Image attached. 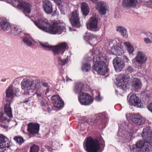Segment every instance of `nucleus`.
<instances>
[{
  "label": "nucleus",
  "mask_w": 152,
  "mask_h": 152,
  "mask_svg": "<svg viewBox=\"0 0 152 152\" xmlns=\"http://www.w3.org/2000/svg\"><path fill=\"white\" fill-rule=\"evenodd\" d=\"M66 81L67 82H69V81H72V80L69 78L68 77L66 76Z\"/></svg>",
  "instance_id": "nucleus-49"
},
{
  "label": "nucleus",
  "mask_w": 152,
  "mask_h": 152,
  "mask_svg": "<svg viewBox=\"0 0 152 152\" xmlns=\"http://www.w3.org/2000/svg\"><path fill=\"white\" fill-rule=\"evenodd\" d=\"M91 68V66L88 63H84L82 64V69L84 72H88L90 70Z\"/></svg>",
  "instance_id": "nucleus-30"
},
{
  "label": "nucleus",
  "mask_w": 152,
  "mask_h": 152,
  "mask_svg": "<svg viewBox=\"0 0 152 152\" xmlns=\"http://www.w3.org/2000/svg\"><path fill=\"white\" fill-rule=\"evenodd\" d=\"M47 110H48V112H50L51 111V110L50 109V107H48Z\"/></svg>",
  "instance_id": "nucleus-52"
},
{
  "label": "nucleus",
  "mask_w": 152,
  "mask_h": 152,
  "mask_svg": "<svg viewBox=\"0 0 152 152\" xmlns=\"http://www.w3.org/2000/svg\"><path fill=\"white\" fill-rule=\"evenodd\" d=\"M39 129V125L37 123H30L27 125V131L31 134H38Z\"/></svg>",
  "instance_id": "nucleus-13"
},
{
  "label": "nucleus",
  "mask_w": 152,
  "mask_h": 152,
  "mask_svg": "<svg viewBox=\"0 0 152 152\" xmlns=\"http://www.w3.org/2000/svg\"><path fill=\"white\" fill-rule=\"evenodd\" d=\"M42 85L43 86L46 87L47 88V90H48L49 89V86L48 83L45 82H43L42 83Z\"/></svg>",
  "instance_id": "nucleus-46"
},
{
  "label": "nucleus",
  "mask_w": 152,
  "mask_h": 152,
  "mask_svg": "<svg viewBox=\"0 0 152 152\" xmlns=\"http://www.w3.org/2000/svg\"><path fill=\"white\" fill-rule=\"evenodd\" d=\"M135 59L137 63L141 64L145 63L147 59L145 53L140 51H137Z\"/></svg>",
  "instance_id": "nucleus-17"
},
{
  "label": "nucleus",
  "mask_w": 152,
  "mask_h": 152,
  "mask_svg": "<svg viewBox=\"0 0 152 152\" xmlns=\"http://www.w3.org/2000/svg\"><path fill=\"white\" fill-rule=\"evenodd\" d=\"M19 91V90L18 89H17V90L15 91V92H18Z\"/></svg>",
  "instance_id": "nucleus-55"
},
{
  "label": "nucleus",
  "mask_w": 152,
  "mask_h": 152,
  "mask_svg": "<svg viewBox=\"0 0 152 152\" xmlns=\"http://www.w3.org/2000/svg\"><path fill=\"white\" fill-rule=\"evenodd\" d=\"M11 25L10 23L7 22L6 18L1 17L0 18V26L4 31H7L10 30Z\"/></svg>",
  "instance_id": "nucleus-21"
},
{
  "label": "nucleus",
  "mask_w": 152,
  "mask_h": 152,
  "mask_svg": "<svg viewBox=\"0 0 152 152\" xmlns=\"http://www.w3.org/2000/svg\"><path fill=\"white\" fill-rule=\"evenodd\" d=\"M142 136L143 140L137 141L134 145L141 150V148L145 149V151H150L149 147L150 143L152 142V131L148 127H146L143 129Z\"/></svg>",
  "instance_id": "nucleus-5"
},
{
  "label": "nucleus",
  "mask_w": 152,
  "mask_h": 152,
  "mask_svg": "<svg viewBox=\"0 0 152 152\" xmlns=\"http://www.w3.org/2000/svg\"><path fill=\"white\" fill-rule=\"evenodd\" d=\"M90 41L91 40H92V38H91V39H88Z\"/></svg>",
  "instance_id": "nucleus-59"
},
{
  "label": "nucleus",
  "mask_w": 152,
  "mask_h": 152,
  "mask_svg": "<svg viewBox=\"0 0 152 152\" xmlns=\"http://www.w3.org/2000/svg\"><path fill=\"white\" fill-rule=\"evenodd\" d=\"M141 103L140 100L139 99V97L136 96L135 94H133L130 96L129 101V104L130 105L139 107L141 106Z\"/></svg>",
  "instance_id": "nucleus-20"
},
{
  "label": "nucleus",
  "mask_w": 152,
  "mask_h": 152,
  "mask_svg": "<svg viewBox=\"0 0 152 152\" xmlns=\"http://www.w3.org/2000/svg\"><path fill=\"white\" fill-rule=\"evenodd\" d=\"M131 119L133 122L138 125H142L145 121V118L138 113L133 114L131 118Z\"/></svg>",
  "instance_id": "nucleus-16"
},
{
  "label": "nucleus",
  "mask_w": 152,
  "mask_h": 152,
  "mask_svg": "<svg viewBox=\"0 0 152 152\" xmlns=\"http://www.w3.org/2000/svg\"><path fill=\"white\" fill-rule=\"evenodd\" d=\"M6 1L11 4L13 7L18 9H23V12L26 14L31 12V3L28 0H5Z\"/></svg>",
  "instance_id": "nucleus-8"
},
{
  "label": "nucleus",
  "mask_w": 152,
  "mask_h": 152,
  "mask_svg": "<svg viewBox=\"0 0 152 152\" xmlns=\"http://www.w3.org/2000/svg\"><path fill=\"white\" fill-rule=\"evenodd\" d=\"M137 0H123L122 4L125 8H130L136 7Z\"/></svg>",
  "instance_id": "nucleus-23"
},
{
  "label": "nucleus",
  "mask_w": 152,
  "mask_h": 152,
  "mask_svg": "<svg viewBox=\"0 0 152 152\" xmlns=\"http://www.w3.org/2000/svg\"><path fill=\"white\" fill-rule=\"evenodd\" d=\"M81 9L83 15H87L89 12L90 9L88 5L85 2L82 3L81 5Z\"/></svg>",
  "instance_id": "nucleus-26"
},
{
  "label": "nucleus",
  "mask_w": 152,
  "mask_h": 152,
  "mask_svg": "<svg viewBox=\"0 0 152 152\" xmlns=\"http://www.w3.org/2000/svg\"><path fill=\"white\" fill-rule=\"evenodd\" d=\"M132 86L134 90H137L141 88L142 83L138 79L135 78L132 81Z\"/></svg>",
  "instance_id": "nucleus-25"
},
{
  "label": "nucleus",
  "mask_w": 152,
  "mask_h": 152,
  "mask_svg": "<svg viewBox=\"0 0 152 152\" xmlns=\"http://www.w3.org/2000/svg\"><path fill=\"white\" fill-rule=\"evenodd\" d=\"M146 35L147 37L148 38L149 37L152 38V33H151L149 31H148L146 32H143L142 33Z\"/></svg>",
  "instance_id": "nucleus-44"
},
{
  "label": "nucleus",
  "mask_w": 152,
  "mask_h": 152,
  "mask_svg": "<svg viewBox=\"0 0 152 152\" xmlns=\"http://www.w3.org/2000/svg\"><path fill=\"white\" fill-rule=\"evenodd\" d=\"M10 30L11 34L12 35H17L20 34V35L22 36L21 38H31L29 34L22 32L21 29L18 25L14 24L12 25Z\"/></svg>",
  "instance_id": "nucleus-11"
},
{
  "label": "nucleus",
  "mask_w": 152,
  "mask_h": 152,
  "mask_svg": "<svg viewBox=\"0 0 152 152\" xmlns=\"http://www.w3.org/2000/svg\"><path fill=\"white\" fill-rule=\"evenodd\" d=\"M151 39V42L152 43V39Z\"/></svg>",
  "instance_id": "nucleus-61"
},
{
  "label": "nucleus",
  "mask_w": 152,
  "mask_h": 152,
  "mask_svg": "<svg viewBox=\"0 0 152 152\" xmlns=\"http://www.w3.org/2000/svg\"><path fill=\"white\" fill-rule=\"evenodd\" d=\"M65 0H54L57 5H60L64 3H66L65 2Z\"/></svg>",
  "instance_id": "nucleus-43"
},
{
  "label": "nucleus",
  "mask_w": 152,
  "mask_h": 152,
  "mask_svg": "<svg viewBox=\"0 0 152 152\" xmlns=\"http://www.w3.org/2000/svg\"><path fill=\"white\" fill-rule=\"evenodd\" d=\"M113 64L115 70L117 72L122 70L125 66L123 60L120 58H116L113 60Z\"/></svg>",
  "instance_id": "nucleus-14"
},
{
  "label": "nucleus",
  "mask_w": 152,
  "mask_h": 152,
  "mask_svg": "<svg viewBox=\"0 0 152 152\" xmlns=\"http://www.w3.org/2000/svg\"><path fill=\"white\" fill-rule=\"evenodd\" d=\"M69 29H70V31H72V30H71L72 29V28H71V27H69Z\"/></svg>",
  "instance_id": "nucleus-58"
},
{
  "label": "nucleus",
  "mask_w": 152,
  "mask_h": 152,
  "mask_svg": "<svg viewBox=\"0 0 152 152\" xmlns=\"http://www.w3.org/2000/svg\"><path fill=\"white\" fill-rule=\"evenodd\" d=\"M69 20L73 27L78 28L80 27L81 24L78 10H75L72 12Z\"/></svg>",
  "instance_id": "nucleus-9"
},
{
  "label": "nucleus",
  "mask_w": 152,
  "mask_h": 152,
  "mask_svg": "<svg viewBox=\"0 0 152 152\" xmlns=\"http://www.w3.org/2000/svg\"><path fill=\"white\" fill-rule=\"evenodd\" d=\"M124 45L127 47V50L129 53H132L134 51V48L129 42H125Z\"/></svg>",
  "instance_id": "nucleus-33"
},
{
  "label": "nucleus",
  "mask_w": 152,
  "mask_h": 152,
  "mask_svg": "<svg viewBox=\"0 0 152 152\" xmlns=\"http://www.w3.org/2000/svg\"><path fill=\"white\" fill-rule=\"evenodd\" d=\"M84 38H96V37L95 35L94 36L91 33L86 32Z\"/></svg>",
  "instance_id": "nucleus-41"
},
{
  "label": "nucleus",
  "mask_w": 152,
  "mask_h": 152,
  "mask_svg": "<svg viewBox=\"0 0 152 152\" xmlns=\"http://www.w3.org/2000/svg\"><path fill=\"white\" fill-rule=\"evenodd\" d=\"M52 102L54 106L58 108H62L64 105L63 101L61 99L58 95H55L51 97Z\"/></svg>",
  "instance_id": "nucleus-12"
},
{
  "label": "nucleus",
  "mask_w": 152,
  "mask_h": 152,
  "mask_svg": "<svg viewBox=\"0 0 152 152\" xmlns=\"http://www.w3.org/2000/svg\"><path fill=\"white\" fill-rule=\"evenodd\" d=\"M74 31H75L76 30V29H73Z\"/></svg>",
  "instance_id": "nucleus-60"
},
{
  "label": "nucleus",
  "mask_w": 152,
  "mask_h": 152,
  "mask_svg": "<svg viewBox=\"0 0 152 152\" xmlns=\"http://www.w3.org/2000/svg\"><path fill=\"white\" fill-rule=\"evenodd\" d=\"M96 100L97 101H99L101 100V98L100 97V94L99 93L95 98Z\"/></svg>",
  "instance_id": "nucleus-47"
},
{
  "label": "nucleus",
  "mask_w": 152,
  "mask_h": 152,
  "mask_svg": "<svg viewBox=\"0 0 152 152\" xmlns=\"http://www.w3.org/2000/svg\"><path fill=\"white\" fill-rule=\"evenodd\" d=\"M42 6L44 11L47 14H50L53 12V4L49 0L43 1Z\"/></svg>",
  "instance_id": "nucleus-18"
},
{
  "label": "nucleus",
  "mask_w": 152,
  "mask_h": 152,
  "mask_svg": "<svg viewBox=\"0 0 152 152\" xmlns=\"http://www.w3.org/2000/svg\"><path fill=\"white\" fill-rule=\"evenodd\" d=\"M118 139L119 142L123 143L129 142L131 140V136L129 134H127L126 136V135H123L122 136H119Z\"/></svg>",
  "instance_id": "nucleus-27"
},
{
  "label": "nucleus",
  "mask_w": 152,
  "mask_h": 152,
  "mask_svg": "<svg viewBox=\"0 0 152 152\" xmlns=\"http://www.w3.org/2000/svg\"><path fill=\"white\" fill-rule=\"evenodd\" d=\"M2 0H0V1H2Z\"/></svg>",
  "instance_id": "nucleus-63"
},
{
  "label": "nucleus",
  "mask_w": 152,
  "mask_h": 152,
  "mask_svg": "<svg viewBox=\"0 0 152 152\" xmlns=\"http://www.w3.org/2000/svg\"><path fill=\"white\" fill-rule=\"evenodd\" d=\"M98 23V20L96 18L94 17H91L89 19V22L86 24L87 28L90 30L96 29Z\"/></svg>",
  "instance_id": "nucleus-22"
},
{
  "label": "nucleus",
  "mask_w": 152,
  "mask_h": 152,
  "mask_svg": "<svg viewBox=\"0 0 152 152\" xmlns=\"http://www.w3.org/2000/svg\"><path fill=\"white\" fill-rule=\"evenodd\" d=\"M83 89L82 85L81 84H76L74 87V91L76 94H81Z\"/></svg>",
  "instance_id": "nucleus-32"
},
{
  "label": "nucleus",
  "mask_w": 152,
  "mask_h": 152,
  "mask_svg": "<svg viewBox=\"0 0 152 152\" xmlns=\"http://www.w3.org/2000/svg\"><path fill=\"white\" fill-rule=\"evenodd\" d=\"M33 22L39 29L51 34H61L66 31L65 26L57 21H55L51 25L45 18H39Z\"/></svg>",
  "instance_id": "nucleus-1"
},
{
  "label": "nucleus",
  "mask_w": 152,
  "mask_h": 152,
  "mask_svg": "<svg viewBox=\"0 0 152 152\" xmlns=\"http://www.w3.org/2000/svg\"><path fill=\"white\" fill-rule=\"evenodd\" d=\"M93 69L99 74L104 75L108 71L106 64V57L104 55L99 54L93 57Z\"/></svg>",
  "instance_id": "nucleus-4"
},
{
  "label": "nucleus",
  "mask_w": 152,
  "mask_h": 152,
  "mask_svg": "<svg viewBox=\"0 0 152 152\" xmlns=\"http://www.w3.org/2000/svg\"><path fill=\"white\" fill-rule=\"evenodd\" d=\"M90 59H91V58H90L89 57L87 58V60H89Z\"/></svg>",
  "instance_id": "nucleus-57"
},
{
  "label": "nucleus",
  "mask_w": 152,
  "mask_h": 152,
  "mask_svg": "<svg viewBox=\"0 0 152 152\" xmlns=\"http://www.w3.org/2000/svg\"><path fill=\"white\" fill-rule=\"evenodd\" d=\"M6 79L5 78L2 79H1V82H5L6 81Z\"/></svg>",
  "instance_id": "nucleus-51"
},
{
  "label": "nucleus",
  "mask_w": 152,
  "mask_h": 152,
  "mask_svg": "<svg viewBox=\"0 0 152 152\" xmlns=\"http://www.w3.org/2000/svg\"><path fill=\"white\" fill-rule=\"evenodd\" d=\"M39 150L38 146L34 145L30 147V152H38Z\"/></svg>",
  "instance_id": "nucleus-40"
},
{
  "label": "nucleus",
  "mask_w": 152,
  "mask_h": 152,
  "mask_svg": "<svg viewBox=\"0 0 152 152\" xmlns=\"http://www.w3.org/2000/svg\"><path fill=\"white\" fill-rule=\"evenodd\" d=\"M125 58L126 59V61L127 62H128V61H129V59H128V58L127 57H126Z\"/></svg>",
  "instance_id": "nucleus-53"
},
{
  "label": "nucleus",
  "mask_w": 152,
  "mask_h": 152,
  "mask_svg": "<svg viewBox=\"0 0 152 152\" xmlns=\"http://www.w3.org/2000/svg\"><path fill=\"white\" fill-rule=\"evenodd\" d=\"M128 81L127 79L125 78V77H121L116 84L117 87L123 91H126L128 88Z\"/></svg>",
  "instance_id": "nucleus-19"
},
{
  "label": "nucleus",
  "mask_w": 152,
  "mask_h": 152,
  "mask_svg": "<svg viewBox=\"0 0 152 152\" xmlns=\"http://www.w3.org/2000/svg\"><path fill=\"white\" fill-rule=\"evenodd\" d=\"M84 144L85 150L87 152H101L105 147L104 141L102 137H100L99 140H93L91 137H88L86 140Z\"/></svg>",
  "instance_id": "nucleus-3"
},
{
  "label": "nucleus",
  "mask_w": 152,
  "mask_h": 152,
  "mask_svg": "<svg viewBox=\"0 0 152 152\" xmlns=\"http://www.w3.org/2000/svg\"><path fill=\"white\" fill-rule=\"evenodd\" d=\"M28 100H25V101H24V102H24V103H26V102H28Z\"/></svg>",
  "instance_id": "nucleus-54"
},
{
  "label": "nucleus",
  "mask_w": 152,
  "mask_h": 152,
  "mask_svg": "<svg viewBox=\"0 0 152 152\" xmlns=\"http://www.w3.org/2000/svg\"><path fill=\"white\" fill-rule=\"evenodd\" d=\"M57 10L56 9V10H54L53 15L54 16V15H56L57 14Z\"/></svg>",
  "instance_id": "nucleus-50"
},
{
  "label": "nucleus",
  "mask_w": 152,
  "mask_h": 152,
  "mask_svg": "<svg viewBox=\"0 0 152 152\" xmlns=\"http://www.w3.org/2000/svg\"><path fill=\"white\" fill-rule=\"evenodd\" d=\"M148 109L152 113V102L147 106Z\"/></svg>",
  "instance_id": "nucleus-45"
},
{
  "label": "nucleus",
  "mask_w": 152,
  "mask_h": 152,
  "mask_svg": "<svg viewBox=\"0 0 152 152\" xmlns=\"http://www.w3.org/2000/svg\"><path fill=\"white\" fill-rule=\"evenodd\" d=\"M60 10L61 14L65 15V11L68 7V4L67 3H64L60 5H57Z\"/></svg>",
  "instance_id": "nucleus-29"
},
{
  "label": "nucleus",
  "mask_w": 152,
  "mask_h": 152,
  "mask_svg": "<svg viewBox=\"0 0 152 152\" xmlns=\"http://www.w3.org/2000/svg\"><path fill=\"white\" fill-rule=\"evenodd\" d=\"M78 100L81 105H88L91 104L93 102L92 97L87 93L82 92L78 96Z\"/></svg>",
  "instance_id": "nucleus-10"
},
{
  "label": "nucleus",
  "mask_w": 152,
  "mask_h": 152,
  "mask_svg": "<svg viewBox=\"0 0 152 152\" xmlns=\"http://www.w3.org/2000/svg\"><path fill=\"white\" fill-rule=\"evenodd\" d=\"M31 39H23L22 41L24 44L28 47H31L32 45L33 44Z\"/></svg>",
  "instance_id": "nucleus-35"
},
{
  "label": "nucleus",
  "mask_w": 152,
  "mask_h": 152,
  "mask_svg": "<svg viewBox=\"0 0 152 152\" xmlns=\"http://www.w3.org/2000/svg\"><path fill=\"white\" fill-rule=\"evenodd\" d=\"M6 97L8 98L12 99L16 94L14 93L13 90V86L11 85L6 89L5 91Z\"/></svg>",
  "instance_id": "nucleus-24"
},
{
  "label": "nucleus",
  "mask_w": 152,
  "mask_h": 152,
  "mask_svg": "<svg viewBox=\"0 0 152 152\" xmlns=\"http://www.w3.org/2000/svg\"><path fill=\"white\" fill-rule=\"evenodd\" d=\"M151 3L152 4V0H149Z\"/></svg>",
  "instance_id": "nucleus-56"
},
{
  "label": "nucleus",
  "mask_w": 152,
  "mask_h": 152,
  "mask_svg": "<svg viewBox=\"0 0 152 152\" xmlns=\"http://www.w3.org/2000/svg\"><path fill=\"white\" fill-rule=\"evenodd\" d=\"M96 116L97 119H98V118H101L102 119L104 120V121H106L107 120V114L104 113H99L96 115Z\"/></svg>",
  "instance_id": "nucleus-34"
},
{
  "label": "nucleus",
  "mask_w": 152,
  "mask_h": 152,
  "mask_svg": "<svg viewBox=\"0 0 152 152\" xmlns=\"http://www.w3.org/2000/svg\"><path fill=\"white\" fill-rule=\"evenodd\" d=\"M131 152H142V150L138 148L136 145H133L130 147Z\"/></svg>",
  "instance_id": "nucleus-38"
},
{
  "label": "nucleus",
  "mask_w": 152,
  "mask_h": 152,
  "mask_svg": "<svg viewBox=\"0 0 152 152\" xmlns=\"http://www.w3.org/2000/svg\"><path fill=\"white\" fill-rule=\"evenodd\" d=\"M113 47H112L111 49L112 51L114 54H117L118 55H120L121 54V53L120 49L121 48L118 46H114Z\"/></svg>",
  "instance_id": "nucleus-31"
},
{
  "label": "nucleus",
  "mask_w": 152,
  "mask_h": 152,
  "mask_svg": "<svg viewBox=\"0 0 152 152\" xmlns=\"http://www.w3.org/2000/svg\"><path fill=\"white\" fill-rule=\"evenodd\" d=\"M43 96L41 97L40 98H38L39 99H41L42 98V99L41 101L40 102V104L41 105L42 107H46L47 104V101L45 99V96L44 94L43 91Z\"/></svg>",
  "instance_id": "nucleus-37"
},
{
  "label": "nucleus",
  "mask_w": 152,
  "mask_h": 152,
  "mask_svg": "<svg viewBox=\"0 0 152 152\" xmlns=\"http://www.w3.org/2000/svg\"><path fill=\"white\" fill-rule=\"evenodd\" d=\"M10 146L7 138L3 135L0 136V152H4L5 148H9Z\"/></svg>",
  "instance_id": "nucleus-15"
},
{
  "label": "nucleus",
  "mask_w": 152,
  "mask_h": 152,
  "mask_svg": "<svg viewBox=\"0 0 152 152\" xmlns=\"http://www.w3.org/2000/svg\"><path fill=\"white\" fill-rule=\"evenodd\" d=\"M9 33H10V34H11V32H9Z\"/></svg>",
  "instance_id": "nucleus-62"
},
{
  "label": "nucleus",
  "mask_w": 152,
  "mask_h": 152,
  "mask_svg": "<svg viewBox=\"0 0 152 152\" xmlns=\"http://www.w3.org/2000/svg\"><path fill=\"white\" fill-rule=\"evenodd\" d=\"M116 30L118 31L120 34L124 37L127 34V29L124 27L122 26H118L116 27Z\"/></svg>",
  "instance_id": "nucleus-28"
},
{
  "label": "nucleus",
  "mask_w": 152,
  "mask_h": 152,
  "mask_svg": "<svg viewBox=\"0 0 152 152\" xmlns=\"http://www.w3.org/2000/svg\"><path fill=\"white\" fill-rule=\"evenodd\" d=\"M14 139L17 143L20 145H21L24 141L23 139L21 137H15Z\"/></svg>",
  "instance_id": "nucleus-39"
},
{
  "label": "nucleus",
  "mask_w": 152,
  "mask_h": 152,
  "mask_svg": "<svg viewBox=\"0 0 152 152\" xmlns=\"http://www.w3.org/2000/svg\"><path fill=\"white\" fill-rule=\"evenodd\" d=\"M58 61L59 64L60 65H64L68 61V56H67L66 58L64 59H62L61 57L58 56Z\"/></svg>",
  "instance_id": "nucleus-36"
},
{
  "label": "nucleus",
  "mask_w": 152,
  "mask_h": 152,
  "mask_svg": "<svg viewBox=\"0 0 152 152\" xmlns=\"http://www.w3.org/2000/svg\"><path fill=\"white\" fill-rule=\"evenodd\" d=\"M126 71V72L131 73L133 72L134 71V70L132 66H130L127 67Z\"/></svg>",
  "instance_id": "nucleus-42"
},
{
  "label": "nucleus",
  "mask_w": 152,
  "mask_h": 152,
  "mask_svg": "<svg viewBox=\"0 0 152 152\" xmlns=\"http://www.w3.org/2000/svg\"><path fill=\"white\" fill-rule=\"evenodd\" d=\"M144 41L146 43L148 44L151 42V39L150 40L149 39H144Z\"/></svg>",
  "instance_id": "nucleus-48"
},
{
  "label": "nucleus",
  "mask_w": 152,
  "mask_h": 152,
  "mask_svg": "<svg viewBox=\"0 0 152 152\" xmlns=\"http://www.w3.org/2000/svg\"><path fill=\"white\" fill-rule=\"evenodd\" d=\"M39 43L45 50L52 51L54 56L62 55L65 50L69 48L67 44L65 42L60 43L55 45H50L47 43L41 42Z\"/></svg>",
  "instance_id": "nucleus-7"
},
{
  "label": "nucleus",
  "mask_w": 152,
  "mask_h": 152,
  "mask_svg": "<svg viewBox=\"0 0 152 152\" xmlns=\"http://www.w3.org/2000/svg\"><path fill=\"white\" fill-rule=\"evenodd\" d=\"M22 89L25 91L26 94L34 96L36 94L37 98L43 96V90L39 83L35 84L31 78H24L21 83Z\"/></svg>",
  "instance_id": "nucleus-2"
},
{
  "label": "nucleus",
  "mask_w": 152,
  "mask_h": 152,
  "mask_svg": "<svg viewBox=\"0 0 152 152\" xmlns=\"http://www.w3.org/2000/svg\"><path fill=\"white\" fill-rule=\"evenodd\" d=\"M10 118L12 117V109L10 106V102L7 101V103L4 106V109L0 108V126L5 129L8 127L10 120L6 116Z\"/></svg>",
  "instance_id": "nucleus-6"
}]
</instances>
